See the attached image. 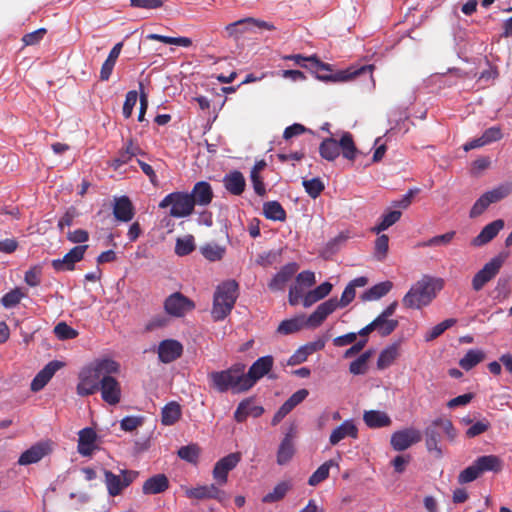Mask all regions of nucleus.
<instances>
[{
	"label": "nucleus",
	"mask_w": 512,
	"mask_h": 512,
	"mask_svg": "<svg viewBox=\"0 0 512 512\" xmlns=\"http://www.w3.org/2000/svg\"><path fill=\"white\" fill-rule=\"evenodd\" d=\"M286 59L293 60L297 65L310 68L315 71L326 70L331 71V66L320 61L316 56L303 57L301 55H290Z\"/></svg>",
	"instance_id": "32"
},
{
	"label": "nucleus",
	"mask_w": 512,
	"mask_h": 512,
	"mask_svg": "<svg viewBox=\"0 0 512 512\" xmlns=\"http://www.w3.org/2000/svg\"><path fill=\"white\" fill-rule=\"evenodd\" d=\"M186 496L188 498L203 500V499H215L219 502H223L226 498V494L216 484L203 485L195 488L186 490Z\"/></svg>",
	"instance_id": "14"
},
{
	"label": "nucleus",
	"mask_w": 512,
	"mask_h": 512,
	"mask_svg": "<svg viewBox=\"0 0 512 512\" xmlns=\"http://www.w3.org/2000/svg\"><path fill=\"white\" fill-rule=\"evenodd\" d=\"M363 420L365 424L372 429L391 425V418L388 414L379 410L365 411L363 414Z\"/></svg>",
	"instance_id": "30"
},
{
	"label": "nucleus",
	"mask_w": 512,
	"mask_h": 512,
	"mask_svg": "<svg viewBox=\"0 0 512 512\" xmlns=\"http://www.w3.org/2000/svg\"><path fill=\"white\" fill-rule=\"evenodd\" d=\"M251 414H252V401L244 400L239 403V405L234 413V418L237 422H243Z\"/></svg>",
	"instance_id": "61"
},
{
	"label": "nucleus",
	"mask_w": 512,
	"mask_h": 512,
	"mask_svg": "<svg viewBox=\"0 0 512 512\" xmlns=\"http://www.w3.org/2000/svg\"><path fill=\"white\" fill-rule=\"evenodd\" d=\"M303 327V320L299 318H293L282 321L278 326V333L283 335L292 334L298 332Z\"/></svg>",
	"instance_id": "51"
},
{
	"label": "nucleus",
	"mask_w": 512,
	"mask_h": 512,
	"mask_svg": "<svg viewBox=\"0 0 512 512\" xmlns=\"http://www.w3.org/2000/svg\"><path fill=\"white\" fill-rule=\"evenodd\" d=\"M345 438H358V428L353 419H347L335 427L329 436V443L335 446Z\"/></svg>",
	"instance_id": "18"
},
{
	"label": "nucleus",
	"mask_w": 512,
	"mask_h": 512,
	"mask_svg": "<svg viewBox=\"0 0 512 512\" xmlns=\"http://www.w3.org/2000/svg\"><path fill=\"white\" fill-rule=\"evenodd\" d=\"M511 192H512V184L511 183H503L485 193L488 195V197L492 203H496V202L506 198Z\"/></svg>",
	"instance_id": "50"
},
{
	"label": "nucleus",
	"mask_w": 512,
	"mask_h": 512,
	"mask_svg": "<svg viewBox=\"0 0 512 512\" xmlns=\"http://www.w3.org/2000/svg\"><path fill=\"white\" fill-rule=\"evenodd\" d=\"M78 453L82 456H90L96 448V432L89 427H86L78 433Z\"/></svg>",
	"instance_id": "25"
},
{
	"label": "nucleus",
	"mask_w": 512,
	"mask_h": 512,
	"mask_svg": "<svg viewBox=\"0 0 512 512\" xmlns=\"http://www.w3.org/2000/svg\"><path fill=\"white\" fill-rule=\"evenodd\" d=\"M138 476V472L131 470H122L120 475H116L109 470H104V482L108 494L115 497L128 487Z\"/></svg>",
	"instance_id": "7"
},
{
	"label": "nucleus",
	"mask_w": 512,
	"mask_h": 512,
	"mask_svg": "<svg viewBox=\"0 0 512 512\" xmlns=\"http://www.w3.org/2000/svg\"><path fill=\"white\" fill-rule=\"evenodd\" d=\"M422 438L421 432L415 428H406L391 435V446L395 451H404Z\"/></svg>",
	"instance_id": "10"
},
{
	"label": "nucleus",
	"mask_w": 512,
	"mask_h": 512,
	"mask_svg": "<svg viewBox=\"0 0 512 512\" xmlns=\"http://www.w3.org/2000/svg\"><path fill=\"white\" fill-rule=\"evenodd\" d=\"M142 154L143 152L140 147L130 141L126 148L120 152L119 157L115 160V166L119 167L123 164H126L132 159V157Z\"/></svg>",
	"instance_id": "47"
},
{
	"label": "nucleus",
	"mask_w": 512,
	"mask_h": 512,
	"mask_svg": "<svg viewBox=\"0 0 512 512\" xmlns=\"http://www.w3.org/2000/svg\"><path fill=\"white\" fill-rule=\"evenodd\" d=\"M101 378L89 364L79 373V382L77 384V394L88 396L99 390Z\"/></svg>",
	"instance_id": "9"
},
{
	"label": "nucleus",
	"mask_w": 512,
	"mask_h": 512,
	"mask_svg": "<svg viewBox=\"0 0 512 512\" xmlns=\"http://www.w3.org/2000/svg\"><path fill=\"white\" fill-rule=\"evenodd\" d=\"M223 183L226 190L233 195L242 194L246 186L245 178L239 171H233L225 175Z\"/></svg>",
	"instance_id": "31"
},
{
	"label": "nucleus",
	"mask_w": 512,
	"mask_h": 512,
	"mask_svg": "<svg viewBox=\"0 0 512 512\" xmlns=\"http://www.w3.org/2000/svg\"><path fill=\"white\" fill-rule=\"evenodd\" d=\"M480 473L486 471H498L501 467V462L497 456L485 455L477 458L475 461Z\"/></svg>",
	"instance_id": "44"
},
{
	"label": "nucleus",
	"mask_w": 512,
	"mask_h": 512,
	"mask_svg": "<svg viewBox=\"0 0 512 512\" xmlns=\"http://www.w3.org/2000/svg\"><path fill=\"white\" fill-rule=\"evenodd\" d=\"M138 93L135 90H131L126 94L125 101L123 104V116L130 118L133 112V108L137 103Z\"/></svg>",
	"instance_id": "62"
},
{
	"label": "nucleus",
	"mask_w": 512,
	"mask_h": 512,
	"mask_svg": "<svg viewBox=\"0 0 512 512\" xmlns=\"http://www.w3.org/2000/svg\"><path fill=\"white\" fill-rule=\"evenodd\" d=\"M402 213L398 210L387 211L381 216L380 222L374 226L371 231L376 234L387 230L401 218Z\"/></svg>",
	"instance_id": "42"
},
{
	"label": "nucleus",
	"mask_w": 512,
	"mask_h": 512,
	"mask_svg": "<svg viewBox=\"0 0 512 512\" xmlns=\"http://www.w3.org/2000/svg\"><path fill=\"white\" fill-rule=\"evenodd\" d=\"M302 185L306 193L312 198H317L324 190V184L318 177L309 180L304 179Z\"/></svg>",
	"instance_id": "52"
},
{
	"label": "nucleus",
	"mask_w": 512,
	"mask_h": 512,
	"mask_svg": "<svg viewBox=\"0 0 512 512\" xmlns=\"http://www.w3.org/2000/svg\"><path fill=\"white\" fill-rule=\"evenodd\" d=\"M315 282V274L311 271H302L296 277V283L304 289L311 287Z\"/></svg>",
	"instance_id": "63"
},
{
	"label": "nucleus",
	"mask_w": 512,
	"mask_h": 512,
	"mask_svg": "<svg viewBox=\"0 0 512 512\" xmlns=\"http://www.w3.org/2000/svg\"><path fill=\"white\" fill-rule=\"evenodd\" d=\"M485 359V353L481 349H470L460 359L459 365L465 371H469Z\"/></svg>",
	"instance_id": "37"
},
{
	"label": "nucleus",
	"mask_w": 512,
	"mask_h": 512,
	"mask_svg": "<svg viewBox=\"0 0 512 512\" xmlns=\"http://www.w3.org/2000/svg\"><path fill=\"white\" fill-rule=\"evenodd\" d=\"M372 325L374 331H376L380 336L386 337L398 327V321L396 319H387L378 315L372 321Z\"/></svg>",
	"instance_id": "38"
},
{
	"label": "nucleus",
	"mask_w": 512,
	"mask_h": 512,
	"mask_svg": "<svg viewBox=\"0 0 512 512\" xmlns=\"http://www.w3.org/2000/svg\"><path fill=\"white\" fill-rule=\"evenodd\" d=\"M189 193L172 192L166 195L159 203L160 208H170V216L174 218H184L192 214L194 210L193 203Z\"/></svg>",
	"instance_id": "4"
},
{
	"label": "nucleus",
	"mask_w": 512,
	"mask_h": 512,
	"mask_svg": "<svg viewBox=\"0 0 512 512\" xmlns=\"http://www.w3.org/2000/svg\"><path fill=\"white\" fill-rule=\"evenodd\" d=\"M195 249V241L192 235H186L178 238L175 245V253L178 256H185L193 252Z\"/></svg>",
	"instance_id": "48"
},
{
	"label": "nucleus",
	"mask_w": 512,
	"mask_h": 512,
	"mask_svg": "<svg viewBox=\"0 0 512 512\" xmlns=\"http://www.w3.org/2000/svg\"><path fill=\"white\" fill-rule=\"evenodd\" d=\"M444 285V279L425 274L411 286L402 303L407 308L421 309L432 302Z\"/></svg>",
	"instance_id": "1"
},
{
	"label": "nucleus",
	"mask_w": 512,
	"mask_h": 512,
	"mask_svg": "<svg viewBox=\"0 0 512 512\" xmlns=\"http://www.w3.org/2000/svg\"><path fill=\"white\" fill-rule=\"evenodd\" d=\"M338 144L339 149H342L344 158L348 160H354L356 158L357 149L350 133H344Z\"/></svg>",
	"instance_id": "45"
},
{
	"label": "nucleus",
	"mask_w": 512,
	"mask_h": 512,
	"mask_svg": "<svg viewBox=\"0 0 512 512\" xmlns=\"http://www.w3.org/2000/svg\"><path fill=\"white\" fill-rule=\"evenodd\" d=\"M456 323V320L453 318L446 319L442 321L441 323L435 325L432 327L426 334H425V341L429 342L437 337H439L441 334H443L447 329L452 327Z\"/></svg>",
	"instance_id": "49"
},
{
	"label": "nucleus",
	"mask_w": 512,
	"mask_h": 512,
	"mask_svg": "<svg viewBox=\"0 0 512 512\" xmlns=\"http://www.w3.org/2000/svg\"><path fill=\"white\" fill-rule=\"evenodd\" d=\"M178 456L190 463H195L199 456V448L194 445L183 446L178 450Z\"/></svg>",
	"instance_id": "57"
},
{
	"label": "nucleus",
	"mask_w": 512,
	"mask_h": 512,
	"mask_svg": "<svg viewBox=\"0 0 512 512\" xmlns=\"http://www.w3.org/2000/svg\"><path fill=\"white\" fill-rule=\"evenodd\" d=\"M295 453L294 442L291 434H286L277 451V464L285 465L291 461Z\"/></svg>",
	"instance_id": "33"
},
{
	"label": "nucleus",
	"mask_w": 512,
	"mask_h": 512,
	"mask_svg": "<svg viewBox=\"0 0 512 512\" xmlns=\"http://www.w3.org/2000/svg\"><path fill=\"white\" fill-rule=\"evenodd\" d=\"M319 153L327 161H334L340 155L339 144L334 138H326L319 147Z\"/></svg>",
	"instance_id": "41"
},
{
	"label": "nucleus",
	"mask_w": 512,
	"mask_h": 512,
	"mask_svg": "<svg viewBox=\"0 0 512 512\" xmlns=\"http://www.w3.org/2000/svg\"><path fill=\"white\" fill-rule=\"evenodd\" d=\"M298 268L299 266L295 262H291L283 266L269 282V289L272 291L284 290L286 284L291 280V278L297 272Z\"/></svg>",
	"instance_id": "20"
},
{
	"label": "nucleus",
	"mask_w": 512,
	"mask_h": 512,
	"mask_svg": "<svg viewBox=\"0 0 512 512\" xmlns=\"http://www.w3.org/2000/svg\"><path fill=\"white\" fill-rule=\"evenodd\" d=\"M182 352L183 346L177 340H163L158 346V356L163 363H170L176 360L181 356Z\"/></svg>",
	"instance_id": "21"
},
{
	"label": "nucleus",
	"mask_w": 512,
	"mask_h": 512,
	"mask_svg": "<svg viewBox=\"0 0 512 512\" xmlns=\"http://www.w3.org/2000/svg\"><path fill=\"white\" fill-rule=\"evenodd\" d=\"M143 419L137 416H127L120 422V426L124 431H133L137 427L141 426Z\"/></svg>",
	"instance_id": "64"
},
{
	"label": "nucleus",
	"mask_w": 512,
	"mask_h": 512,
	"mask_svg": "<svg viewBox=\"0 0 512 512\" xmlns=\"http://www.w3.org/2000/svg\"><path fill=\"white\" fill-rule=\"evenodd\" d=\"M389 238L387 235H380L375 241V258L379 261L383 260L388 252Z\"/></svg>",
	"instance_id": "58"
},
{
	"label": "nucleus",
	"mask_w": 512,
	"mask_h": 512,
	"mask_svg": "<svg viewBox=\"0 0 512 512\" xmlns=\"http://www.w3.org/2000/svg\"><path fill=\"white\" fill-rule=\"evenodd\" d=\"M241 461V453H230L218 460L213 468L212 475L217 485H225L228 481V474Z\"/></svg>",
	"instance_id": "8"
},
{
	"label": "nucleus",
	"mask_w": 512,
	"mask_h": 512,
	"mask_svg": "<svg viewBox=\"0 0 512 512\" xmlns=\"http://www.w3.org/2000/svg\"><path fill=\"white\" fill-rule=\"evenodd\" d=\"M201 254L204 256L205 259L211 262L219 261L221 260L226 252L225 247L220 246L215 243H209L206 245H203L200 248Z\"/></svg>",
	"instance_id": "43"
},
{
	"label": "nucleus",
	"mask_w": 512,
	"mask_h": 512,
	"mask_svg": "<svg viewBox=\"0 0 512 512\" xmlns=\"http://www.w3.org/2000/svg\"><path fill=\"white\" fill-rule=\"evenodd\" d=\"M51 451L48 442H38L32 445L29 449L25 450L18 459V464L27 466L30 464L38 463Z\"/></svg>",
	"instance_id": "16"
},
{
	"label": "nucleus",
	"mask_w": 512,
	"mask_h": 512,
	"mask_svg": "<svg viewBox=\"0 0 512 512\" xmlns=\"http://www.w3.org/2000/svg\"><path fill=\"white\" fill-rule=\"evenodd\" d=\"M102 399L109 405H116L121 400V386L114 377H103L99 387Z\"/></svg>",
	"instance_id": "15"
},
{
	"label": "nucleus",
	"mask_w": 512,
	"mask_h": 512,
	"mask_svg": "<svg viewBox=\"0 0 512 512\" xmlns=\"http://www.w3.org/2000/svg\"><path fill=\"white\" fill-rule=\"evenodd\" d=\"M400 341L394 342L385 347L379 354L377 360V368L380 370L386 369L393 364V362L400 355Z\"/></svg>",
	"instance_id": "29"
},
{
	"label": "nucleus",
	"mask_w": 512,
	"mask_h": 512,
	"mask_svg": "<svg viewBox=\"0 0 512 512\" xmlns=\"http://www.w3.org/2000/svg\"><path fill=\"white\" fill-rule=\"evenodd\" d=\"M338 308V300L330 298L321 303L316 310L308 317L307 324L311 327H318L321 323Z\"/></svg>",
	"instance_id": "22"
},
{
	"label": "nucleus",
	"mask_w": 512,
	"mask_h": 512,
	"mask_svg": "<svg viewBox=\"0 0 512 512\" xmlns=\"http://www.w3.org/2000/svg\"><path fill=\"white\" fill-rule=\"evenodd\" d=\"M491 204L492 202L488 195L486 193L482 194L473 204L469 212L470 218H476L482 215Z\"/></svg>",
	"instance_id": "53"
},
{
	"label": "nucleus",
	"mask_w": 512,
	"mask_h": 512,
	"mask_svg": "<svg viewBox=\"0 0 512 512\" xmlns=\"http://www.w3.org/2000/svg\"><path fill=\"white\" fill-rule=\"evenodd\" d=\"M506 256L497 255L487 262L472 278V288L478 292L490 282L500 271Z\"/></svg>",
	"instance_id": "6"
},
{
	"label": "nucleus",
	"mask_w": 512,
	"mask_h": 512,
	"mask_svg": "<svg viewBox=\"0 0 512 512\" xmlns=\"http://www.w3.org/2000/svg\"><path fill=\"white\" fill-rule=\"evenodd\" d=\"M55 335L61 340L74 339L78 332L65 322L58 323L54 328Z\"/></svg>",
	"instance_id": "56"
},
{
	"label": "nucleus",
	"mask_w": 512,
	"mask_h": 512,
	"mask_svg": "<svg viewBox=\"0 0 512 512\" xmlns=\"http://www.w3.org/2000/svg\"><path fill=\"white\" fill-rule=\"evenodd\" d=\"M455 231H450L442 235L434 236L427 241L423 242L421 246L433 247V246H446L450 244L455 236Z\"/></svg>",
	"instance_id": "54"
},
{
	"label": "nucleus",
	"mask_w": 512,
	"mask_h": 512,
	"mask_svg": "<svg viewBox=\"0 0 512 512\" xmlns=\"http://www.w3.org/2000/svg\"><path fill=\"white\" fill-rule=\"evenodd\" d=\"M113 215L119 222H130L135 215L134 206L127 196L114 197Z\"/></svg>",
	"instance_id": "17"
},
{
	"label": "nucleus",
	"mask_w": 512,
	"mask_h": 512,
	"mask_svg": "<svg viewBox=\"0 0 512 512\" xmlns=\"http://www.w3.org/2000/svg\"><path fill=\"white\" fill-rule=\"evenodd\" d=\"M440 428L435 425V420L431 422L425 429V442L426 448L430 453H433L435 457H442V449L439 446L440 442Z\"/></svg>",
	"instance_id": "26"
},
{
	"label": "nucleus",
	"mask_w": 512,
	"mask_h": 512,
	"mask_svg": "<svg viewBox=\"0 0 512 512\" xmlns=\"http://www.w3.org/2000/svg\"><path fill=\"white\" fill-rule=\"evenodd\" d=\"M290 488H291V484L289 482L282 481V482L278 483L271 492L266 494L263 497L262 501L265 503L277 502V501L281 500L282 498H284V496L286 495V493L289 491Z\"/></svg>",
	"instance_id": "46"
},
{
	"label": "nucleus",
	"mask_w": 512,
	"mask_h": 512,
	"mask_svg": "<svg viewBox=\"0 0 512 512\" xmlns=\"http://www.w3.org/2000/svg\"><path fill=\"white\" fill-rule=\"evenodd\" d=\"M181 417V406L175 402H169L162 408L161 421L162 424L170 426L175 424Z\"/></svg>",
	"instance_id": "36"
},
{
	"label": "nucleus",
	"mask_w": 512,
	"mask_h": 512,
	"mask_svg": "<svg viewBox=\"0 0 512 512\" xmlns=\"http://www.w3.org/2000/svg\"><path fill=\"white\" fill-rule=\"evenodd\" d=\"M165 310L172 316H183L194 308V304L183 294L176 292L170 295L164 303Z\"/></svg>",
	"instance_id": "13"
},
{
	"label": "nucleus",
	"mask_w": 512,
	"mask_h": 512,
	"mask_svg": "<svg viewBox=\"0 0 512 512\" xmlns=\"http://www.w3.org/2000/svg\"><path fill=\"white\" fill-rule=\"evenodd\" d=\"M169 488V480L165 474H156L148 478L142 486L145 495H155L165 492Z\"/></svg>",
	"instance_id": "27"
},
{
	"label": "nucleus",
	"mask_w": 512,
	"mask_h": 512,
	"mask_svg": "<svg viewBox=\"0 0 512 512\" xmlns=\"http://www.w3.org/2000/svg\"><path fill=\"white\" fill-rule=\"evenodd\" d=\"M273 25L255 18H244L225 26L228 37L239 38L245 33H256L261 30H271Z\"/></svg>",
	"instance_id": "5"
},
{
	"label": "nucleus",
	"mask_w": 512,
	"mask_h": 512,
	"mask_svg": "<svg viewBox=\"0 0 512 512\" xmlns=\"http://www.w3.org/2000/svg\"><path fill=\"white\" fill-rule=\"evenodd\" d=\"M90 365L101 379L103 377H113V374L120 371V364L111 358L96 359Z\"/></svg>",
	"instance_id": "28"
},
{
	"label": "nucleus",
	"mask_w": 512,
	"mask_h": 512,
	"mask_svg": "<svg viewBox=\"0 0 512 512\" xmlns=\"http://www.w3.org/2000/svg\"><path fill=\"white\" fill-rule=\"evenodd\" d=\"M63 366L60 361L49 362L42 370H40L31 382V390L38 392L45 387L53 375Z\"/></svg>",
	"instance_id": "23"
},
{
	"label": "nucleus",
	"mask_w": 512,
	"mask_h": 512,
	"mask_svg": "<svg viewBox=\"0 0 512 512\" xmlns=\"http://www.w3.org/2000/svg\"><path fill=\"white\" fill-rule=\"evenodd\" d=\"M504 221L502 219L494 220L483 227L480 233L471 241L474 247H481L492 241L498 233L504 228Z\"/></svg>",
	"instance_id": "19"
},
{
	"label": "nucleus",
	"mask_w": 512,
	"mask_h": 512,
	"mask_svg": "<svg viewBox=\"0 0 512 512\" xmlns=\"http://www.w3.org/2000/svg\"><path fill=\"white\" fill-rule=\"evenodd\" d=\"M332 290V284L330 282H324L320 284L315 289L309 291L304 297H303V305L305 307H310L315 302L323 299L326 297Z\"/></svg>",
	"instance_id": "35"
},
{
	"label": "nucleus",
	"mask_w": 512,
	"mask_h": 512,
	"mask_svg": "<svg viewBox=\"0 0 512 512\" xmlns=\"http://www.w3.org/2000/svg\"><path fill=\"white\" fill-rule=\"evenodd\" d=\"M87 249L88 245L75 246L62 258L52 260L51 265L57 272L73 270L75 264L83 259Z\"/></svg>",
	"instance_id": "11"
},
{
	"label": "nucleus",
	"mask_w": 512,
	"mask_h": 512,
	"mask_svg": "<svg viewBox=\"0 0 512 512\" xmlns=\"http://www.w3.org/2000/svg\"><path fill=\"white\" fill-rule=\"evenodd\" d=\"M331 467L339 468V463L333 459L324 462L321 466L317 468V470L309 477L308 484L311 486H316L319 483L323 482L329 476V471Z\"/></svg>",
	"instance_id": "40"
},
{
	"label": "nucleus",
	"mask_w": 512,
	"mask_h": 512,
	"mask_svg": "<svg viewBox=\"0 0 512 512\" xmlns=\"http://www.w3.org/2000/svg\"><path fill=\"white\" fill-rule=\"evenodd\" d=\"M238 284L234 280L218 285L214 293L212 317L216 321L226 318L234 307L237 299Z\"/></svg>",
	"instance_id": "3"
},
{
	"label": "nucleus",
	"mask_w": 512,
	"mask_h": 512,
	"mask_svg": "<svg viewBox=\"0 0 512 512\" xmlns=\"http://www.w3.org/2000/svg\"><path fill=\"white\" fill-rule=\"evenodd\" d=\"M264 216L273 221H285L286 212L278 201H268L263 204Z\"/></svg>",
	"instance_id": "39"
},
{
	"label": "nucleus",
	"mask_w": 512,
	"mask_h": 512,
	"mask_svg": "<svg viewBox=\"0 0 512 512\" xmlns=\"http://www.w3.org/2000/svg\"><path fill=\"white\" fill-rule=\"evenodd\" d=\"M273 357L270 355L258 358L249 368L248 372H244V378L249 384V389L256 383L257 380L269 373L273 367Z\"/></svg>",
	"instance_id": "12"
},
{
	"label": "nucleus",
	"mask_w": 512,
	"mask_h": 512,
	"mask_svg": "<svg viewBox=\"0 0 512 512\" xmlns=\"http://www.w3.org/2000/svg\"><path fill=\"white\" fill-rule=\"evenodd\" d=\"M435 425L440 428V433H444L449 440H454L456 438L457 432L450 420L438 418L435 419Z\"/></svg>",
	"instance_id": "60"
},
{
	"label": "nucleus",
	"mask_w": 512,
	"mask_h": 512,
	"mask_svg": "<svg viewBox=\"0 0 512 512\" xmlns=\"http://www.w3.org/2000/svg\"><path fill=\"white\" fill-rule=\"evenodd\" d=\"M393 287L392 282L390 281H384L380 282L378 284H375L368 290H366L362 295L361 299L363 301H375L383 296H385Z\"/></svg>",
	"instance_id": "34"
},
{
	"label": "nucleus",
	"mask_w": 512,
	"mask_h": 512,
	"mask_svg": "<svg viewBox=\"0 0 512 512\" xmlns=\"http://www.w3.org/2000/svg\"><path fill=\"white\" fill-rule=\"evenodd\" d=\"M480 471L477 468V465L475 462H473L472 465L465 468L463 471L460 472L458 476V482L460 484H466L470 483L474 480H476L480 476Z\"/></svg>",
	"instance_id": "55"
},
{
	"label": "nucleus",
	"mask_w": 512,
	"mask_h": 512,
	"mask_svg": "<svg viewBox=\"0 0 512 512\" xmlns=\"http://www.w3.org/2000/svg\"><path fill=\"white\" fill-rule=\"evenodd\" d=\"M211 386L220 393L232 391L241 393L249 390V384L244 378V365L236 364L229 369L214 371L208 375Z\"/></svg>",
	"instance_id": "2"
},
{
	"label": "nucleus",
	"mask_w": 512,
	"mask_h": 512,
	"mask_svg": "<svg viewBox=\"0 0 512 512\" xmlns=\"http://www.w3.org/2000/svg\"><path fill=\"white\" fill-rule=\"evenodd\" d=\"M23 297H24V294L21 292L20 289H14V290H11L8 293H6L2 297L1 302L4 307L12 308V307L16 306L21 301V299Z\"/></svg>",
	"instance_id": "59"
},
{
	"label": "nucleus",
	"mask_w": 512,
	"mask_h": 512,
	"mask_svg": "<svg viewBox=\"0 0 512 512\" xmlns=\"http://www.w3.org/2000/svg\"><path fill=\"white\" fill-rule=\"evenodd\" d=\"M193 206H207L213 199V191L211 185L208 182L200 181L197 182L191 193H189Z\"/></svg>",
	"instance_id": "24"
}]
</instances>
